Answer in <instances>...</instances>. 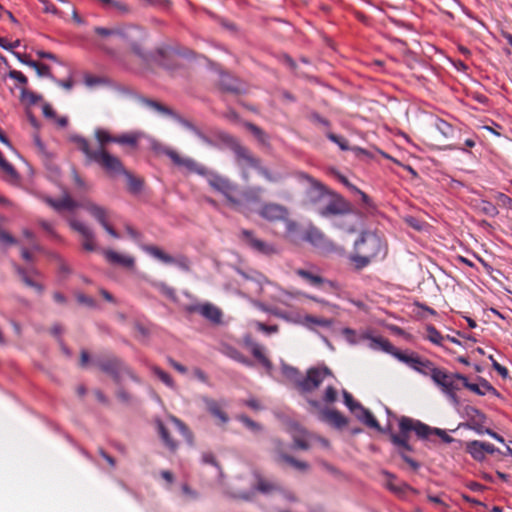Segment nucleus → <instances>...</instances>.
<instances>
[{"label": "nucleus", "mask_w": 512, "mask_h": 512, "mask_svg": "<svg viewBox=\"0 0 512 512\" xmlns=\"http://www.w3.org/2000/svg\"><path fill=\"white\" fill-rule=\"evenodd\" d=\"M398 428H400V433H391L390 441L393 443L394 447L397 448L401 459H403L404 462H406L407 465L410 466V468L414 471H417L419 468L418 462L405 454L406 451H412V447L408 443L410 433L416 434L418 439H429L431 436L437 435L442 438L443 442L445 443H450L453 441V438H451L444 430L439 428H432L423 424L419 420H414L407 416H401L400 420H398Z\"/></svg>", "instance_id": "1"}, {"label": "nucleus", "mask_w": 512, "mask_h": 512, "mask_svg": "<svg viewBox=\"0 0 512 512\" xmlns=\"http://www.w3.org/2000/svg\"><path fill=\"white\" fill-rule=\"evenodd\" d=\"M94 33L103 38L104 43L100 44V46L107 49V52L113 53V48H107V45H112L116 48L128 47L132 50L133 54L139 57V59L145 64H150L152 62L163 64V59H165L166 55L169 53L166 48H158L153 53L145 51L139 43L133 41V35L131 34H140V30L137 28L125 29L96 27L94 28Z\"/></svg>", "instance_id": "2"}, {"label": "nucleus", "mask_w": 512, "mask_h": 512, "mask_svg": "<svg viewBox=\"0 0 512 512\" xmlns=\"http://www.w3.org/2000/svg\"><path fill=\"white\" fill-rule=\"evenodd\" d=\"M99 147L93 150L89 147L87 139L81 135H70L68 139L76 145L77 149L86 156L88 163L98 164L106 172H123V164L120 159L105 150L107 143H113L114 136H111L107 130L97 129L94 131Z\"/></svg>", "instance_id": "3"}, {"label": "nucleus", "mask_w": 512, "mask_h": 512, "mask_svg": "<svg viewBox=\"0 0 512 512\" xmlns=\"http://www.w3.org/2000/svg\"><path fill=\"white\" fill-rule=\"evenodd\" d=\"M388 244L385 237L377 231L365 230L354 242V252L349 256L356 269L368 267L372 262L385 258Z\"/></svg>", "instance_id": "4"}, {"label": "nucleus", "mask_w": 512, "mask_h": 512, "mask_svg": "<svg viewBox=\"0 0 512 512\" xmlns=\"http://www.w3.org/2000/svg\"><path fill=\"white\" fill-rule=\"evenodd\" d=\"M233 150L234 154H236L237 165L241 169V177H243L244 181H249L248 168L256 170V172L269 183H278L283 180L281 174L274 173L266 166L262 165L260 158L253 155L248 148L236 144Z\"/></svg>", "instance_id": "5"}, {"label": "nucleus", "mask_w": 512, "mask_h": 512, "mask_svg": "<svg viewBox=\"0 0 512 512\" xmlns=\"http://www.w3.org/2000/svg\"><path fill=\"white\" fill-rule=\"evenodd\" d=\"M94 365L104 372V374L112 377L114 383L119 384L124 376L129 377L130 380L140 383V378L136 373L131 370L129 366L122 359L114 355H104L94 359Z\"/></svg>", "instance_id": "6"}, {"label": "nucleus", "mask_w": 512, "mask_h": 512, "mask_svg": "<svg viewBox=\"0 0 512 512\" xmlns=\"http://www.w3.org/2000/svg\"><path fill=\"white\" fill-rule=\"evenodd\" d=\"M434 384L439 387L440 391L446 395L450 403L457 406L460 403L457 391L463 387V383L467 381V378L459 373H449L446 371H433V375L430 376Z\"/></svg>", "instance_id": "7"}, {"label": "nucleus", "mask_w": 512, "mask_h": 512, "mask_svg": "<svg viewBox=\"0 0 512 512\" xmlns=\"http://www.w3.org/2000/svg\"><path fill=\"white\" fill-rule=\"evenodd\" d=\"M259 216L269 222H285L287 230L294 231L297 227L295 221L288 220V210L284 205L278 203H263L257 210Z\"/></svg>", "instance_id": "8"}, {"label": "nucleus", "mask_w": 512, "mask_h": 512, "mask_svg": "<svg viewBox=\"0 0 512 512\" xmlns=\"http://www.w3.org/2000/svg\"><path fill=\"white\" fill-rule=\"evenodd\" d=\"M208 185H210L212 189L220 192L231 206L241 211L242 202L234 196L235 193H237L236 184L229 181L228 178H224L220 175H212L208 178Z\"/></svg>", "instance_id": "9"}, {"label": "nucleus", "mask_w": 512, "mask_h": 512, "mask_svg": "<svg viewBox=\"0 0 512 512\" xmlns=\"http://www.w3.org/2000/svg\"><path fill=\"white\" fill-rule=\"evenodd\" d=\"M298 179L300 181H307L309 183V188L306 189L305 199L308 204L317 205L324 199L325 196L336 195L335 193L329 191L327 187L322 184L319 180L311 177L307 173L299 172Z\"/></svg>", "instance_id": "10"}, {"label": "nucleus", "mask_w": 512, "mask_h": 512, "mask_svg": "<svg viewBox=\"0 0 512 512\" xmlns=\"http://www.w3.org/2000/svg\"><path fill=\"white\" fill-rule=\"evenodd\" d=\"M397 360L424 376H433V371H445L443 368L435 367L430 360L420 358L414 352L397 355Z\"/></svg>", "instance_id": "11"}, {"label": "nucleus", "mask_w": 512, "mask_h": 512, "mask_svg": "<svg viewBox=\"0 0 512 512\" xmlns=\"http://www.w3.org/2000/svg\"><path fill=\"white\" fill-rule=\"evenodd\" d=\"M330 375L329 368H312L306 373V377L296 382V387L302 393L316 390L323 380Z\"/></svg>", "instance_id": "12"}, {"label": "nucleus", "mask_w": 512, "mask_h": 512, "mask_svg": "<svg viewBox=\"0 0 512 512\" xmlns=\"http://www.w3.org/2000/svg\"><path fill=\"white\" fill-rule=\"evenodd\" d=\"M143 251L147 252L151 257L165 263V264H174L179 267L184 272H189L190 262L189 259L184 255H179L177 257H173L158 246H142Z\"/></svg>", "instance_id": "13"}, {"label": "nucleus", "mask_w": 512, "mask_h": 512, "mask_svg": "<svg viewBox=\"0 0 512 512\" xmlns=\"http://www.w3.org/2000/svg\"><path fill=\"white\" fill-rule=\"evenodd\" d=\"M319 215L330 217L335 215H348L353 213L352 205L339 194H332L325 207L319 209Z\"/></svg>", "instance_id": "14"}, {"label": "nucleus", "mask_w": 512, "mask_h": 512, "mask_svg": "<svg viewBox=\"0 0 512 512\" xmlns=\"http://www.w3.org/2000/svg\"><path fill=\"white\" fill-rule=\"evenodd\" d=\"M188 313H197L212 325L218 326L222 324V310L211 302L189 305L186 307Z\"/></svg>", "instance_id": "15"}, {"label": "nucleus", "mask_w": 512, "mask_h": 512, "mask_svg": "<svg viewBox=\"0 0 512 512\" xmlns=\"http://www.w3.org/2000/svg\"><path fill=\"white\" fill-rule=\"evenodd\" d=\"M81 208L86 210L100 225H102L104 231L109 233L113 238H118V233L108 223V210L104 206H99L93 202L87 201L81 204Z\"/></svg>", "instance_id": "16"}, {"label": "nucleus", "mask_w": 512, "mask_h": 512, "mask_svg": "<svg viewBox=\"0 0 512 512\" xmlns=\"http://www.w3.org/2000/svg\"><path fill=\"white\" fill-rule=\"evenodd\" d=\"M240 240L250 247V249L264 256H271L277 252L273 245L255 237L251 230H241Z\"/></svg>", "instance_id": "17"}, {"label": "nucleus", "mask_w": 512, "mask_h": 512, "mask_svg": "<svg viewBox=\"0 0 512 512\" xmlns=\"http://www.w3.org/2000/svg\"><path fill=\"white\" fill-rule=\"evenodd\" d=\"M165 155L171 159L172 163H174L178 167H185L190 172L197 173L199 175H204L206 173V169L204 166L195 162V160L190 158H184L179 155L176 151L172 149H166Z\"/></svg>", "instance_id": "18"}, {"label": "nucleus", "mask_w": 512, "mask_h": 512, "mask_svg": "<svg viewBox=\"0 0 512 512\" xmlns=\"http://www.w3.org/2000/svg\"><path fill=\"white\" fill-rule=\"evenodd\" d=\"M70 227L72 230L78 232V234L81 235V238H83L81 245H83L84 250L91 252L97 249L94 241V232H92L88 226L76 219H70Z\"/></svg>", "instance_id": "19"}, {"label": "nucleus", "mask_w": 512, "mask_h": 512, "mask_svg": "<svg viewBox=\"0 0 512 512\" xmlns=\"http://www.w3.org/2000/svg\"><path fill=\"white\" fill-rule=\"evenodd\" d=\"M102 253L104 260L111 265L126 269H132L134 267V258L130 255L120 254L112 249H104Z\"/></svg>", "instance_id": "20"}, {"label": "nucleus", "mask_w": 512, "mask_h": 512, "mask_svg": "<svg viewBox=\"0 0 512 512\" xmlns=\"http://www.w3.org/2000/svg\"><path fill=\"white\" fill-rule=\"evenodd\" d=\"M303 240L318 249H328L330 247L329 239L315 226H309V228L306 229L305 234H303Z\"/></svg>", "instance_id": "21"}, {"label": "nucleus", "mask_w": 512, "mask_h": 512, "mask_svg": "<svg viewBox=\"0 0 512 512\" xmlns=\"http://www.w3.org/2000/svg\"><path fill=\"white\" fill-rule=\"evenodd\" d=\"M201 401L205 405V410H207V412L210 413L212 417L218 419L220 424L228 423V414H226L222 409L225 403H220L207 396L202 397Z\"/></svg>", "instance_id": "22"}, {"label": "nucleus", "mask_w": 512, "mask_h": 512, "mask_svg": "<svg viewBox=\"0 0 512 512\" xmlns=\"http://www.w3.org/2000/svg\"><path fill=\"white\" fill-rule=\"evenodd\" d=\"M319 419L336 428H343L347 425V420L340 412L335 409H322L319 412Z\"/></svg>", "instance_id": "23"}, {"label": "nucleus", "mask_w": 512, "mask_h": 512, "mask_svg": "<svg viewBox=\"0 0 512 512\" xmlns=\"http://www.w3.org/2000/svg\"><path fill=\"white\" fill-rule=\"evenodd\" d=\"M371 349L382 350L396 358V356H402L405 352L399 350L397 347L393 346L390 341L386 338H382L381 336H372L371 338Z\"/></svg>", "instance_id": "24"}, {"label": "nucleus", "mask_w": 512, "mask_h": 512, "mask_svg": "<svg viewBox=\"0 0 512 512\" xmlns=\"http://www.w3.org/2000/svg\"><path fill=\"white\" fill-rule=\"evenodd\" d=\"M463 387L478 396H484L488 393H491L495 396L499 395L496 389L484 378H479V384H472L469 381H466L463 383Z\"/></svg>", "instance_id": "25"}, {"label": "nucleus", "mask_w": 512, "mask_h": 512, "mask_svg": "<svg viewBox=\"0 0 512 512\" xmlns=\"http://www.w3.org/2000/svg\"><path fill=\"white\" fill-rule=\"evenodd\" d=\"M45 203H47L48 206L52 207V209L57 212H62V211H66V210L72 211L76 207L81 206V205H78V203L76 201H74L68 195L63 196V198H61L59 200H54L50 197H47V198H45Z\"/></svg>", "instance_id": "26"}, {"label": "nucleus", "mask_w": 512, "mask_h": 512, "mask_svg": "<svg viewBox=\"0 0 512 512\" xmlns=\"http://www.w3.org/2000/svg\"><path fill=\"white\" fill-rule=\"evenodd\" d=\"M254 477H256V486L254 489L261 494H270L273 492H281V486L276 482H272L260 475L258 472H254Z\"/></svg>", "instance_id": "27"}, {"label": "nucleus", "mask_w": 512, "mask_h": 512, "mask_svg": "<svg viewBox=\"0 0 512 512\" xmlns=\"http://www.w3.org/2000/svg\"><path fill=\"white\" fill-rule=\"evenodd\" d=\"M220 88L228 93L240 94L242 92L241 82L229 74H221Z\"/></svg>", "instance_id": "28"}, {"label": "nucleus", "mask_w": 512, "mask_h": 512, "mask_svg": "<svg viewBox=\"0 0 512 512\" xmlns=\"http://www.w3.org/2000/svg\"><path fill=\"white\" fill-rule=\"evenodd\" d=\"M352 413L355 414L356 419L364 423L365 426L374 428L378 430V432H383L381 425L378 423V420L375 419L371 411L367 408H361V410Z\"/></svg>", "instance_id": "29"}, {"label": "nucleus", "mask_w": 512, "mask_h": 512, "mask_svg": "<svg viewBox=\"0 0 512 512\" xmlns=\"http://www.w3.org/2000/svg\"><path fill=\"white\" fill-rule=\"evenodd\" d=\"M295 274L301 277L303 280L309 283L311 286L319 287L320 285L327 283L333 286L331 281H325L322 277L312 274L310 271L305 270L303 268H298L295 270Z\"/></svg>", "instance_id": "30"}, {"label": "nucleus", "mask_w": 512, "mask_h": 512, "mask_svg": "<svg viewBox=\"0 0 512 512\" xmlns=\"http://www.w3.org/2000/svg\"><path fill=\"white\" fill-rule=\"evenodd\" d=\"M264 189L261 186H254L244 189L243 199L248 204H257L261 201V195Z\"/></svg>", "instance_id": "31"}, {"label": "nucleus", "mask_w": 512, "mask_h": 512, "mask_svg": "<svg viewBox=\"0 0 512 512\" xmlns=\"http://www.w3.org/2000/svg\"><path fill=\"white\" fill-rule=\"evenodd\" d=\"M342 182H344V184L346 186H348V188H350L353 192L358 194L359 197H361L362 208H364L368 212H372L375 210V205L373 204V202H372L371 198L368 196V194H366L362 190L358 189L357 187L351 185L345 178H344V180H342Z\"/></svg>", "instance_id": "32"}, {"label": "nucleus", "mask_w": 512, "mask_h": 512, "mask_svg": "<svg viewBox=\"0 0 512 512\" xmlns=\"http://www.w3.org/2000/svg\"><path fill=\"white\" fill-rule=\"evenodd\" d=\"M277 462H285L287 465L300 471H307L309 469V464L306 462L299 461L294 457L284 453H279V456H277Z\"/></svg>", "instance_id": "33"}, {"label": "nucleus", "mask_w": 512, "mask_h": 512, "mask_svg": "<svg viewBox=\"0 0 512 512\" xmlns=\"http://www.w3.org/2000/svg\"><path fill=\"white\" fill-rule=\"evenodd\" d=\"M466 451H468L469 455L476 461L484 460L487 454L483 451V448H481V441L476 440L466 443Z\"/></svg>", "instance_id": "34"}, {"label": "nucleus", "mask_w": 512, "mask_h": 512, "mask_svg": "<svg viewBox=\"0 0 512 512\" xmlns=\"http://www.w3.org/2000/svg\"><path fill=\"white\" fill-rule=\"evenodd\" d=\"M139 142V135L136 133H126L119 136H114L113 143H117L119 145H126L131 148H135L137 143Z\"/></svg>", "instance_id": "35"}, {"label": "nucleus", "mask_w": 512, "mask_h": 512, "mask_svg": "<svg viewBox=\"0 0 512 512\" xmlns=\"http://www.w3.org/2000/svg\"><path fill=\"white\" fill-rule=\"evenodd\" d=\"M14 268L16 274H18L19 278H21V281L24 282L25 285L37 289V291L40 293L42 292L41 284L34 282L31 278H29L28 271H26L25 268L17 264H14Z\"/></svg>", "instance_id": "36"}, {"label": "nucleus", "mask_w": 512, "mask_h": 512, "mask_svg": "<svg viewBox=\"0 0 512 512\" xmlns=\"http://www.w3.org/2000/svg\"><path fill=\"white\" fill-rule=\"evenodd\" d=\"M109 174H117V172H107ZM118 174H124L127 177V188H129L130 193H138L143 186V181L132 176L130 173L126 172L123 169V172H119Z\"/></svg>", "instance_id": "37"}, {"label": "nucleus", "mask_w": 512, "mask_h": 512, "mask_svg": "<svg viewBox=\"0 0 512 512\" xmlns=\"http://www.w3.org/2000/svg\"><path fill=\"white\" fill-rule=\"evenodd\" d=\"M251 354H253L254 358H256V360L258 362H260L261 365H263L264 367H266V368L271 367L270 359H268L264 355V349L260 345L251 344Z\"/></svg>", "instance_id": "38"}, {"label": "nucleus", "mask_w": 512, "mask_h": 512, "mask_svg": "<svg viewBox=\"0 0 512 512\" xmlns=\"http://www.w3.org/2000/svg\"><path fill=\"white\" fill-rule=\"evenodd\" d=\"M104 9H106L110 12H115L119 15H127L131 11L130 6H128L127 3L119 1V0H116V1L108 4L107 6H104Z\"/></svg>", "instance_id": "39"}, {"label": "nucleus", "mask_w": 512, "mask_h": 512, "mask_svg": "<svg viewBox=\"0 0 512 512\" xmlns=\"http://www.w3.org/2000/svg\"><path fill=\"white\" fill-rule=\"evenodd\" d=\"M479 211H480V213H482L483 215H485L489 218H495L499 214V211L497 210L496 205L492 204L488 200L480 201Z\"/></svg>", "instance_id": "40"}, {"label": "nucleus", "mask_w": 512, "mask_h": 512, "mask_svg": "<svg viewBox=\"0 0 512 512\" xmlns=\"http://www.w3.org/2000/svg\"><path fill=\"white\" fill-rule=\"evenodd\" d=\"M158 431H159V435H161V439H162V441H164V444L166 445V447H168V449L171 451L176 450L177 444L170 437L169 432L167 431L165 425L162 422L158 423Z\"/></svg>", "instance_id": "41"}, {"label": "nucleus", "mask_w": 512, "mask_h": 512, "mask_svg": "<svg viewBox=\"0 0 512 512\" xmlns=\"http://www.w3.org/2000/svg\"><path fill=\"white\" fill-rule=\"evenodd\" d=\"M171 421L174 423L176 429H178L179 433H181L182 437L186 439L188 442H192L193 435L189 428L185 425L182 420H180L176 416H171Z\"/></svg>", "instance_id": "42"}, {"label": "nucleus", "mask_w": 512, "mask_h": 512, "mask_svg": "<svg viewBox=\"0 0 512 512\" xmlns=\"http://www.w3.org/2000/svg\"><path fill=\"white\" fill-rule=\"evenodd\" d=\"M303 324L306 327L310 328V325L315 324L322 327H329L332 324V321L326 318H318L316 316L307 315L303 318Z\"/></svg>", "instance_id": "43"}, {"label": "nucleus", "mask_w": 512, "mask_h": 512, "mask_svg": "<svg viewBox=\"0 0 512 512\" xmlns=\"http://www.w3.org/2000/svg\"><path fill=\"white\" fill-rule=\"evenodd\" d=\"M150 370H152V373L155 374V376L158 377V379L161 380L162 383L166 384V386L173 387L172 377L168 373H166L165 370L157 366H152Z\"/></svg>", "instance_id": "44"}, {"label": "nucleus", "mask_w": 512, "mask_h": 512, "mask_svg": "<svg viewBox=\"0 0 512 512\" xmlns=\"http://www.w3.org/2000/svg\"><path fill=\"white\" fill-rule=\"evenodd\" d=\"M436 128H437V131L442 133V136H444V138H449V137L453 136V133H454L453 126H451L449 123H447V121L444 119L437 120Z\"/></svg>", "instance_id": "45"}, {"label": "nucleus", "mask_w": 512, "mask_h": 512, "mask_svg": "<svg viewBox=\"0 0 512 512\" xmlns=\"http://www.w3.org/2000/svg\"><path fill=\"white\" fill-rule=\"evenodd\" d=\"M444 337L445 336L441 335L440 332L433 326L427 327V339H429L430 342L439 346H443Z\"/></svg>", "instance_id": "46"}, {"label": "nucleus", "mask_w": 512, "mask_h": 512, "mask_svg": "<svg viewBox=\"0 0 512 512\" xmlns=\"http://www.w3.org/2000/svg\"><path fill=\"white\" fill-rule=\"evenodd\" d=\"M344 403L346 408H348L351 413H356V411L360 410L361 408H365L362 406V404L355 401L352 395L347 391H344Z\"/></svg>", "instance_id": "47"}, {"label": "nucleus", "mask_w": 512, "mask_h": 512, "mask_svg": "<svg viewBox=\"0 0 512 512\" xmlns=\"http://www.w3.org/2000/svg\"><path fill=\"white\" fill-rule=\"evenodd\" d=\"M493 199H495L496 205L502 208L512 209V198L508 197L506 194L502 192H496L495 196H493Z\"/></svg>", "instance_id": "48"}, {"label": "nucleus", "mask_w": 512, "mask_h": 512, "mask_svg": "<svg viewBox=\"0 0 512 512\" xmlns=\"http://www.w3.org/2000/svg\"><path fill=\"white\" fill-rule=\"evenodd\" d=\"M0 169L2 172L6 173L8 175L9 179L11 180H17V172L15 168L10 164L6 159H0Z\"/></svg>", "instance_id": "49"}, {"label": "nucleus", "mask_w": 512, "mask_h": 512, "mask_svg": "<svg viewBox=\"0 0 512 512\" xmlns=\"http://www.w3.org/2000/svg\"><path fill=\"white\" fill-rule=\"evenodd\" d=\"M282 371L283 375L286 376V378L295 383H297L301 379L299 370L295 367L284 365Z\"/></svg>", "instance_id": "50"}, {"label": "nucleus", "mask_w": 512, "mask_h": 512, "mask_svg": "<svg viewBox=\"0 0 512 512\" xmlns=\"http://www.w3.org/2000/svg\"><path fill=\"white\" fill-rule=\"evenodd\" d=\"M246 127H247L248 131L253 133V136L256 137L257 140H259V142H261V143L267 142V135H265V132L263 130H261L260 127L254 125L252 123H247Z\"/></svg>", "instance_id": "51"}, {"label": "nucleus", "mask_w": 512, "mask_h": 512, "mask_svg": "<svg viewBox=\"0 0 512 512\" xmlns=\"http://www.w3.org/2000/svg\"><path fill=\"white\" fill-rule=\"evenodd\" d=\"M155 288L169 299H173L175 297V290L164 282L155 283Z\"/></svg>", "instance_id": "52"}, {"label": "nucleus", "mask_w": 512, "mask_h": 512, "mask_svg": "<svg viewBox=\"0 0 512 512\" xmlns=\"http://www.w3.org/2000/svg\"><path fill=\"white\" fill-rule=\"evenodd\" d=\"M146 105L153 108V110L163 114V115H173L172 110H170L168 107L162 105V103H157L152 100L146 101Z\"/></svg>", "instance_id": "53"}, {"label": "nucleus", "mask_w": 512, "mask_h": 512, "mask_svg": "<svg viewBox=\"0 0 512 512\" xmlns=\"http://www.w3.org/2000/svg\"><path fill=\"white\" fill-rule=\"evenodd\" d=\"M328 139L332 141V143L337 144L339 148L346 151L349 149V146H347V140L339 135H336L334 133L329 132Z\"/></svg>", "instance_id": "54"}, {"label": "nucleus", "mask_w": 512, "mask_h": 512, "mask_svg": "<svg viewBox=\"0 0 512 512\" xmlns=\"http://www.w3.org/2000/svg\"><path fill=\"white\" fill-rule=\"evenodd\" d=\"M8 77L17 81L21 86H26L28 84V78L22 72L11 70L8 73Z\"/></svg>", "instance_id": "55"}, {"label": "nucleus", "mask_w": 512, "mask_h": 512, "mask_svg": "<svg viewBox=\"0 0 512 512\" xmlns=\"http://www.w3.org/2000/svg\"><path fill=\"white\" fill-rule=\"evenodd\" d=\"M21 97L22 99L28 100L29 104H36L41 100V96L31 91H27L25 88H22L21 90Z\"/></svg>", "instance_id": "56"}, {"label": "nucleus", "mask_w": 512, "mask_h": 512, "mask_svg": "<svg viewBox=\"0 0 512 512\" xmlns=\"http://www.w3.org/2000/svg\"><path fill=\"white\" fill-rule=\"evenodd\" d=\"M230 357L248 367L252 365L251 361L236 349L231 350Z\"/></svg>", "instance_id": "57"}, {"label": "nucleus", "mask_w": 512, "mask_h": 512, "mask_svg": "<svg viewBox=\"0 0 512 512\" xmlns=\"http://www.w3.org/2000/svg\"><path fill=\"white\" fill-rule=\"evenodd\" d=\"M102 83H103V79L99 78L97 76H91V75L84 76V84H86L87 87L93 88Z\"/></svg>", "instance_id": "58"}, {"label": "nucleus", "mask_w": 512, "mask_h": 512, "mask_svg": "<svg viewBox=\"0 0 512 512\" xmlns=\"http://www.w3.org/2000/svg\"><path fill=\"white\" fill-rule=\"evenodd\" d=\"M323 401L327 403H333L336 401V390L333 386L326 387L325 395H323Z\"/></svg>", "instance_id": "59"}, {"label": "nucleus", "mask_w": 512, "mask_h": 512, "mask_svg": "<svg viewBox=\"0 0 512 512\" xmlns=\"http://www.w3.org/2000/svg\"><path fill=\"white\" fill-rule=\"evenodd\" d=\"M293 443H295V448L300 450H308L309 443L306 441V438L302 436H293Z\"/></svg>", "instance_id": "60"}, {"label": "nucleus", "mask_w": 512, "mask_h": 512, "mask_svg": "<svg viewBox=\"0 0 512 512\" xmlns=\"http://www.w3.org/2000/svg\"><path fill=\"white\" fill-rule=\"evenodd\" d=\"M116 397L120 402L129 404L131 402V395L125 389L119 388L116 391Z\"/></svg>", "instance_id": "61"}, {"label": "nucleus", "mask_w": 512, "mask_h": 512, "mask_svg": "<svg viewBox=\"0 0 512 512\" xmlns=\"http://www.w3.org/2000/svg\"><path fill=\"white\" fill-rule=\"evenodd\" d=\"M310 121H312L316 125H322L324 127H329V121L326 118L320 116L318 113L310 114Z\"/></svg>", "instance_id": "62"}, {"label": "nucleus", "mask_w": 512, "mask_h": 512, "mask_svg": "<svg viewBox=\"0 0 512 512\" xmlns=\"http://www.w3.org/2000/svg\"><path fill=\"white\" fill-rule=\"evenodd\" d=\"M238 419H240L241 423H243L244 426H246L247 428H249L251 430H259L260 429V426L256 422L252 421L251 419H249L246 416H240V417H238Z\"/></svg>", "instance_id": "63"}, {"label": "nucleus", "mask_w": 512, "mask_h": 512, "mask_svg": "<svg viewBox=\"0 0 512 512\" xmlns=\"http://www.w3.org/2000/svg\"><path fill=\"white\" fill-rule=\"evenodd\" d=\"M257 329H259V331H263L265 333H277L278 331V327L277 325H266V324H263V323H257Z\"/></svg>", "instance_id": "64"}]
</instances>
